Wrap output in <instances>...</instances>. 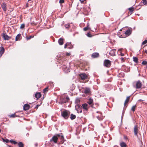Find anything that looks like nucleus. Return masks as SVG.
<instances>
[{
    "mask_svg": "<svg viewBox=\"0 0 147 147\" xmlns=\"http://www.w3.org/2000/svg\"><path fill=\"white\" fill-rule=\"evenodd\" d=\"M138 127L137 125H136L134 127V135L135 136H138Z\"/></svg>",
    "mask_w": 147,
    "mask_h": 147,
    "instance_id": "obj_5",
    "label": "nucleus"
},
{
    "mask_svg": "<svg viewBox=\"0 0 147 147\" xmlns=\"http://www.w3.org/2000/svg\"><path fill=\"white\" fill-rule=\"evenodd\" d=\"M142 2L144 5H147V0H142Z\"/></svg>",
    "mask_w": 147,
    "mask_h": 147,
    "instance_id": "obj_28",
    "label": "nucleus"
},
{
    "mask_svg": "<svg viewBox=\"0 0 147 147\" xmlns=\"http://www.w3.org/2000/svg\"><path fill=\"white\" fill-rule=\"evenodd\" d=\"M1 7L3 10L4 11H6L7 9V7L6 4L5 3H3L1 5Z\"/></svg>",
    "mask_w": 147,
    "mask_h": 147,
    "instance_id": "obj_11",
    "label": "nucleus"
},
{
    "mask_svg": "<svg viewBox=\"0 0 147 147\" xmlns=\"http://www.w3.org/2000/svg\"><path fill=\"white\" fill-rule=\"evenodd\" d=\"M25 27V25L24 24H22L20 26V28L21 29H23Z\"/></svg>",
    "mask_w": 147,
    "mask_h": 147,
    "instance_id": "obj_36",
    "label": "nucleus"
},
{
    "mask_svg": "<svg viewBox=\"0 0 147 147\" xmlns=\"http://www.w3.org/2000/svg\"><path fill=\"white\" fill-rule=\"evenodd\" d=\"M10 142H11V143H13L14 144H16L17 143V142H16L15 141H13V140H10Z\"/></svg>",
    "mask_w": 147,
    "mask_h": 147,
    "instance_id": "obj_35",
    "label": "nucleus"
},
{
    "mask_svg": "<svg viewBox=\"0 0 147 147\" xmlns=\"http://www.w3.org/2000/svg\"><path fill=\"white\" fill-rule=\"evenodd\" d=\"M86 35L88 37H91L92 36L91 34H90L89 33H87L86 34Z\"/></svg>",
    "mask_w": 147,
    "mask_h": 147,
    "instance_id": "obj_42",
    "label": "nucleus"
},
{
    "mask_svg": "<svg viewBox=\"0 0 147 147\" xmlns=\"http://www.w3.org/2000/svg\"><path fill=\"white\" fill-rule=\"evenodd\" d=\"M130 70V69L129 68H127V71H129Z\"/></svg>",
    "mask_w": 147,
    "mask_h": 147,
    "instance_id": "obj_50",
    "label": "nucleus"
},
{
    "mask_svg": "<svg viewBox=\"0 0 147 147\" xmlns=\"http://www.w3.org/2000/svg\"><path fill=\"white\" fill-rule=\"evenodd\" d=\"M80 1L81 2V3H82L84 2V1H82L81 0H80Z\"/></svg>",
    "mask_w": 147,
    "mask_h": 147,
    "instance_id": "obj_48",
    "label": "nucleus"
},
{
    "mask_svg": "<svg viewBox=\"0 0 147 147\" xmlns=\"http://www.w3.org/2000/svg\"><path fill=\"white\" fill-rule=\"evenodd\" d=\"M87 103L89 105H90L92 107L93 105V100L92 99L90 98L87 101Z\"/></svg>",
    "mask_w": 147,
    "mask_h": 147,
    "instance_id": "obj_12",
    "label": "nucleus"
},
{
    "mask_svg": "<svg viewBox=\"0 0 147 147\" xmlns=\"http://www.w3.org/2000/svg\"><path fill=\"white\" fill-rule=\"evenodd\" d=\"M139 100L141 101H142V100L141 99H140V100Z\"/></svg>",
    "mask_w": 147,
    "mask_h": 147,
    "instance_id": "obj_55",
    "label": "nucleus"
},
{
    "mask_svg": "<svg viewBox=\"0 0 147 147\" xmlns=\"http://www.w3.org/2000/svg\"><path fill=\"white\" fill-rule=\"evenodd\" d=\"M21 36L20 34H18L16 36V40L17 41L20 38V37Z\"/></svg>",
    "mask_w": 147,
    "mask_h": 147,
    "instance_id": "obj_27",
    "label": "nucleus"
},
{
    "mask_svg": "<svg viewBox=\"0 0 147 147\" xmlns=\"http://www.w3.org/2000/svg\"><path fill=\"white\" fill-rule=\"evenodd\" d=\"M10 116L11 117H16V116L15 114H14L11 115Z\"/></svg>",
    "mask_w": 147,
    "mask_h": 147,
    "instance_id": "obj_38",
    "label": "nucleus"
},
{
    "mask_svg": "<svg viewBox=\"0 0 147 147\" xmlns=\"http://www.w3.org/2000/svg\"><path fill=\"white\" fill-rule=\"evenodd\" d=\"M18 144L19 146V147H24V144L23 143L21 142H20L18 143Z\"/></svg>",
    "mask_w": 147,
    "mask_h": 147,
    "instance_id": "obj_25",
    "label": "nucleus"
},
{
    "mask_svg": "<svg viewBox=\"0 0 147 147\" xmlns=\"http://www.w3.org/2000/svg\"><path fill=\"white\" fill-rule=\"evenodd\" d=\"M133 60L136 63H138V59L136 57H133Z\"/></svg>",
    "mask_w": 147,
    "mask_h": 147,
    "instance_id": "obj_18",
    "label": "nucleus"
},
{
    "mask_svg": "<svg viewBox=\"0 0 147 147\" xmlns=\"http://www.w3.org/2000/svg\"><path fill=\"white\" fill-rule=\"evenodd\" d=\"M3 54H2L1 53H0V58L1 57V56H2Z\"/></svg>",
    "mask_w": 147,
    "mask_h": 147,
    "instance_id": "obj_51",
    "label": "nucleus"
},
{
    "mask_svg": "<svg viewBox=\"0 0 147 147\" xmlns=\"http://www.w3.org/2000/svg\"><path fill=\"white\" fill-rule=\"evenodd\" d=\"M99 112H98V111H97V113H99Z\"/></svg>",
    "mask_w": 147,
    "mask_h": 147,
    "instance_id": "obj_57",
    "label": "nucleus"
},
{
    "mask_svg": "<svg viewBox=\"0 0 147 147\" xmlns=\"http://www.w3.org/2000/svg\"><path fill=\"white\" fill-rule=\"evenodd\" d=\"M130 96H129L127 97L124 103V105H125L127 104L129 101V98Z\"/></svg>",
    "mask_w": 147,
    "mask_h": 147,
    "instance_id": "obj_22",
    "label": "nucleus"
},
{
    "mask_svg": "<svg viewBox=\"0 0 147 147\" xmlns=\"http://www.w3.org/2000/svg\"><path fill=\"white\" fill-rule=\"evenodd\" d=\"M76 117V116L75 115H74L73 114H71L70 118L71 120H73L75 119Z\"/></svg>",
    "mask_w": 147,
    "mask_h": 147,
    "instance_id": "obj_23",
    "label": "nucleus"
},
{
    "mask_svg": "<svg viewBox=\"0 0 147 147\" xmlns=\"http://www.w3.org/2000/svg\"><path fill=\"white\" fill-rule=\"evenodd\" d=\"M61 139L62 140H63L64 139L63 136H61Z\"/></svg>",
    "mask_w": 147,
    "mask_h": 147,
    "instance_id": "obj_47",
    "label": "nucleus"
},
{
    "mask_svg": "<svg viewBox=\"0 0 147 147\" xmlns=\"http://www.w3.org/2000/svg\"><path fill=\"white\" fill-rule=\"evenodd\" d=\"M136 84V88L138 89L141 87L142 84L139 81L136 82H134L133 83V84Z\"/></svg>",
    "mask_w": 147,
    "mask_h": 147,
    "instance_id": "obj_4",
    "label": "nucleus"
},
{
    "mask_svg": "<svg viewBox=\"0 0 147 147\" xmlns=\"http://www.w3.org/2000/svg\"><path fill=\"white\" fill-rule=\"evenodd\" d=\"M129 11L131 12H133L134 10V8L133 7H130L129 8Z\"/></svg>",
    "mask_w": 147,
    "mask_h": 147,
    "instance_id": "obj_33",
    "label": "nucleus"
},
{
    "mask_svg": "<svg viewBox=\"0 0 147 147\" xmlns=\"http://www.w3.org/2000/svg\"><path fill=\"white\" fill-rule=\"evenodd\" d=\"M145 53H146L147 54V50H145Z\"/></svg>",
    "mask_w": 147,
    "mask_h": 147,
    "instance_id": "obj_49",
    "label": "nucleus"
},
{
    "mask_svg": "<svg viewBox=\"0 0 147 147\" xmlns=\"http://www.w3.org/2000/svg\"><path fill=\"white\" fill-rule=\"evenodd\" d=\"M79 111L78 110H77V112L78 113H81L82 112V110L81 109H80Z\"/></svg>",
    "mask_w": 147,
    "mask_h": 147,
    "instance_id": "obj_40",
    "label": "nucleus"
},
{
    "mask_svg": "<svg viewBox=\"0 0 147 147\" xmlns=\"http://www.w3.org/2000/svg\"><path fill=\"white\" fill-rule=\"evenodd\" d=\"M35 146H37L38 145V144H35Z\"/></svg>",
    "mask_w": 147,
    "mask_h": 147,
    "instance_id": "obj_53",
    "label": "nucleus"
},
{
    "mask_svg": "<svg viewBox=\"0 0 147 147\" xmlns=\"http://www.w3.org/2000/svg\"><path fill=\"white\" fill-rule=\"evenodd\" d=\"M33 24H34V23H33ZM35 24V25H36V24Z\"/></svg>",
    "mask_w": 147,
    "mask_h": 147,
    "instance_id": "obj_58",
    "label": "nucleus"
},
{
    "mask_svg": "<svg viewBox=\"0 0 147 147\" xmlns=\"http://www.w3.org/2000/svg\"><path fill=\"white\" fill-rule=\"evenodd\" d=\"M122 50H123V49H118V53H119V52H120V54H119L121 56H124V54L122 53H121V51Z\"/></svg>",
    "mask_w": 147,
    "mask_h": 147,
    "instance_id": "obj_21",
    "label": "nucleus"
},
{
    "mask_svg": "<svg viewBox=\"0 0 147 147\" xmlns=\"http://www.w3.org/2000/svg\"><path fill=\"white\" fill-rule=\"evenodd\" d=\"M3 141L5 142L6 143H8L9 142V140L7 139L5 140L3 138Z\"/></svg>",
    "mask_w": 147,
    "mask_h": 147,
    "instance_id": "obj_37",
    "label": "nucleus"
},
{
    "mask_svg": "<svg viewBox=\"0 0 147 147\" xmlns=\"http://www.w3.org/2000/svg\"><path fill=\"white\" fill-rule=\"evenodd\" d=\"M97 118L99 120H102L103 118V117L102 116V117H100L99 116H97Z\"/></svg>",
    "mask_w": 147,
    "mask_h": 147,
    "instance_id": "obj_30",
    "label": "nucleus"
},
{
    "mask_svg": "<svg viewBox=\"0 0 147 147\" xmlns=\"http://www.w3.org/2000/svg\"><path fill=\"white\" fill-rule=\"evenodd\" d=\"M62 116L65 119H67L70 114V112L66 110H64L61 112Z\"/></svg>",
    "mask_w": 147,
    "mask_h": 147,
    "instance_id": "obj_1",
    "label": "nucleus"
},
{
    "mask_svg": "<svg viewBox=\"0 0 147 147\" xmlns=\"http://www.w3.org/2000/svg\"><path fill=\"white\" fill-rule=\"evenodd\" d=\"M147 64V62L146 61H144L142 62V64L143 65H146Z\"/></svg>",
    "mask_w": 147,
    "mask_h": 147,
    "instance_id": "obj_34",
    "label": "nucleus"
},
{
    "mask_svg": "<svg viewBox=\"0 0 147 147\" xmlns=\"http://www.w3.org/2000/svg\"><path fill=\"white\" fill-rule=\"evenodd\" d=\"M121 61H122V62L124 61L125 60L124 58L123 57H121Z\"/></svg>",
    "mask_w": 147,
    "mask_h": 147,
    "instance_id": "obj_43",
    "label": "nucleus"
},
{
    "mask_svg": "<svg viewBox=\"0 0 147 147\" xmlns=\"http://www.w3.org/2000/svg\"><path fill=\"white\" fill-rule=\"evenodd\" d=\"M33 38V37L31 36H30L29 37H27V40H28L30 39L31 38Z\"/></svg>",
    "mask_w": 147,
    "mask_h": 147,
    "instance_id": "obj_44",
    "label": "nucleus"
},
{
    "mask_svg": "<svg viewBox=\"0 0 147 147\" xmlns=\"http://www.w3.org/2000/svg\"><path fill=\"white\" fill-rule=\"evenodd\" d=\"M136 105H134L133 106L131 109V110L133 111H135V109L136 108Z\"/></svg>",
    "mask_w": 147,
    "mask_h": 147,
    "instance_id": "obj_31",
    "label": "nucleus"
},
{
    "mask_svg": "<svg viewBox=\"0 0 147 147\" xmlns=\"http://www.w3.org/2000/svg\"><path fill=\"white\" fill-rule=\"evenodd\" d=\"M65 27L67 29H68L70 27V25L69 24H67L65 25Z\"/></svg>",
    "mask_w": 147,
    "mask_h": 147,
    "instance_id": "obj_29",
    "label": "nucleus"
},
{
    "mask_svg": "<svg viewBox=\"0 0 147 147\" xmlns=\"http://www.w3.org/2000/svg\"><path fill=\"white\" fill-rule=\"evenodd\" d=\"M120 145L121 147H126V144L123 142L121 143L120 144Z\"/></svg>",
    "mask_w": 147,
    "mask_h": 147,
    "instance_id": "obj_26",
    "label": "nucleus"
},
{
    "mask_svg": "<svg viewBox=\"0 0 147 147\" xmlns=\"http://www.w3.org/2000/svg\"><path fill=\"white\" fill-rule=\"evenodd\" d=\"M64 0H60L59 1V3H64Z\"/></svg>",
    "mask_w": 147,
    "mask_h": 147,
    "instance_id": "obj_41",
    "label": "nucleus"
},
{
    "mask_svg": "<svg viewBox=\"0 0 147 147\" xmlns=\"http://www.w3.org/2000/svg\"><path fill=\"white\" fill-rule=\"evenodd\" d=\"M66 99L67 101L69 100V98L68 97H66Z\"/></svg>",
    "mask_w": 147,
    "mask_h": 147,
    "instance_id": "obj_46",
    "label": "nucleus"
},
{
    "mask_svg": "<svg viewBox=\"0 0 147 147\" xmlns=\"http://www.w3.org/2000/svg\"><path fill=\"white\" fill-rule=\"evenodd\" d=\"M35 96L36 98L38 99L40 97L41 94L40 93L37 92L35 94Z\"/></svg>",
    "mask_w": 147,
    "mask_h": 147,
    "instance_id": "obj_17",
    "label": "nucleus"
},
{
    "mask_svg": "<svg viewBox=\"0 0 147 147\" xmlns=\"http://www.w3.org/2000/svg\"><path fill=\"white\" fill-rule=\"evenodd\" d=\"M147 43V40H145L142 42V44L143 45H145V44H146Z\"/></svg>",
    "mask_w": 147,
    "mask_h": 147,
    "instance_id": "obj_39",
    "label": "nucleus"
},
{
    "mask_svg": "<svg viewBox=\"0 0 147 147\" xmlns=\"http://www.w3.org/2000/svg\"><path fill=\"white\" fill-rule=\"evenodd\" d=\"M89 26V24L88 23L87 24V26L84 28V30L85 31H86L90 29V28L88 27Z\"/></svg>",
    "mask_w": 147,
    "mask_h": 147,
    "instance_id": "obj_24",
    "label": "nucleus"
},
{
    "mask_svg": "<svg viewBox=\"0 0 147 147\" xmlns=\"http://www.w3.org/2000/svg\"><path fill=\"white\" fill-rule=\"evenodd\" d=\"M115 49L111 50L110 52V55L112 56H115Z\"/></svg>",
    "mask_w": 147,
    "mask_h": 147,
    "instance_id": "obj_15",
    "label": "nucleus"
},
{
    "mask_svg": "<svg viewBox=\"0 0 147 147\" xmlns=\"http://www.w3.org/2000/svg\"><path fill=\"white\" fill-rule=\"evenodd\" d=\"M78 147H80V146H78Z\"/></svg>",
    "mask_w": 147,
    "mask_h": 147,
    "instance_id": "obj_59",
    "label": "nucleus"
},
{
    "mask_svg": "<svg viewBox=\"0 0 147 147\" xmlns=\"http://www.w3.org/2000/svg\"><path fill=\"white\" fill-rule=\"evenodd\" d=\"M2 36L5 40H8L10 39L11 37L8 36L7 34L5 33H3Z\"/></svg>",
    "mask_w": 147,
    "mask_h": 147,
    "instance_id": "obj_9",
    "label": "nucleus"
},
{
    "mask_svg": "<svg viewBox=\"0 0 147 147\" xmlns=\"http://www.w3.org/2000/svg\"><path fill=\"white\" fill-rule=\"evenodd\" d=\"M64 39L60 38L58 40V42L59 45H62L63 43Z\"/></svg>",
    "mask_w": 147,
    "mask_h": 147,
    "instance_id": "obj_16",
    "label": "nucleus"
},
{
    "mask_svg": "<svg viewBox=\"0 0 147 147\" xmlns=\"http://www.w3.org/2000/svg\"><path fill=\"white\" fill-rule=\"evenodd\" d=\"M32 0H28V1H31Z\"/></svg>",
    "mask_w": 147,
    "mask_h": 147,
    "instance_id": "obj_56",
    "label": "nucleus"
},
{
    "mask_svg": "<svg viewBox=\"0 0 147 147\" xmlns=\"http://www.w3.org/2000/svg\"><path fill=\"white\" fill-rule=\"evenodd\" d=\"M131 33V31L129 30H127L125 32V34L126 35H130Z\"/></svg>",
    "mask_w": 147,
    "mask_h": 147,
    "instance_id": "obj_20",
    "label": "nucleus"
},
{
    "mask_svg": "<svg viewBox=\"0 0 147 147\" xmlns=\"http://www.w3.org/2000/svg\"><path fill=\"white\" fill-rule=\"evenodd\" d=\"M60 136L59 134H57L54 136L50 140L51 142H53L54 143H57L58 142V138Z\"/></svg>",
    "mask_w": 147,
    "mask_h": 147,
    "instance_id": "obj_2",
    "label": "nucleus"
},
{
    "mask_svg": "<svg viewBox=\"0 0 147 147\" xmlns=\"http://www.w3.org/2000/svg\"><path fill=\"white\" fill-rule=\"evenodd\" d=\"M99 54L98 53H94L92 55V57L93 58H97L99 57Z\"/></svg>",
    "mask_w": 147,
    "mask_h": 147,
    "instance_id": "obj_14",
    "label": "nucleus"
},
{
    "mask_svg": "<svg viewBox=\"0 0 147 147\" xmlns=\"http://www.w3.org/2000/svg\"><path fill=\"white\" fill-rule=\"evenodd\" d=\"M70 53H66V55L67 56H69L70 55Z\"/></svg>",
    "mask_w": 147,
    "mask_h": 147,
    "instance_id": "obj_45",
    "label": "nucleus"
},
{
    "mask_svg": "<svg viewBox=\"0 0 147 147\" xmlns=\"http://www.w3.org/2000/svg\"><path fill=\"white\" fill-rule=\"evenodd\" d=\"M68 46V48L69 49H72L73 48V46L70 42H67L64 45V48H66Z\"/></svg>",
    "mask_w": 147,
    "mask_h": 147,
    "instance_id": "obj_8",
    "label": "nucleus"
},
{
    "mask_svg": "<svg viewBox=\"0 0 147 147\" xmlns=\"http://www.w3.org/2000/svg\"><path fill=\"white\" fill-rule=\"evenodd\" d=\"M104 65L106 67H109L111 65V62L108 59L104 61Z\"/></svg>",
    "mask_w": 147,
    "mask_h": 147,
    "instance_id": "obj_3",
    "label": "nucleus"
},
{
    "mask_svg": "<svg viewBox=\"0 0 147 147\" xmlns=\"http://www.w3.org/2000/svg\"><path fill=\"white\" fill-rule=\"evenodd\" d=\"M84 90V92L86 94H89L90 93V89L89 88H85Z\"/></svg>",
    "mask_w": 147,
    "mask_h": 147,
    "instance_id": "obj_6",
    "label": "nucleus"
},
{
    "mask_svg": "<svg viewBox=\"0 0 147 147\" xmlns=\"http://www.w3.org/2000/svg\"><path fill=\"white\" fill-rule=\"evenodd\" d=\"M48 88L47 87L44 89L43 90V92L45 93L46 92H47L48 90Z\"/></svg>",
    "mask_w": 147,
    "mask_h": 147,
    "instance_id": "obj_32",
    "label": "nucleus"
},
{
    "mask_svg": "<svg viewBox=\"0 0 147 147\" xmlns=\"http://www.w3.org/2000/svg\"><path fill=\"white\" fill-rule=\"evenodd\" d=\"M38 105H36V108H37L38 107Z\"/></svg>",
    "mask_w": 147,
    "mask_h": 147,
    "instance_id": "obj_52",
    "label": "nucleus"
},
{
    "mask_svg": "<svg viewBox=\"0 0 147 147\" xmlns=\"http://www.w3.org/2000/svg\"><path fill=\"white\" fill-rule=\"evenodd\" d=\"M100 114L101 115V113L100 112Z\"/></svg>",
    "mask_w": 147,
    "mask_h": 147,
    "instance_id": "obj_60",
    "label": "nucleus"
},
{
    "mask_svg": "<svg viewBox=\"0 0 147 147\" xmlns=\"http://www.w3.org/2000/svg\"><path fill=\"white\" fill-rule=\"evenodd\" d=\"M82 106L83 109L86 111H88L89 107L88 104L86 103L83 104Z\"/></svg>",
    "mask_w": 147,
    "mask_h": 147,
    "instance_id": "obj_10",
    "label": "nucleus"
},
{
    "mask_svg": "<svg viewBox=\"0 0 147 147\" xmlns=\"http://www.w3.org/2000/svg\"><path fill=\"white\" fill-rule=\"evenodd\" d=\"M81 79L82 80H84L86 79L87 76L85 73H82L79 75Z\"/></svg>",
    "mask_w": 147,
    "mask_h": 147,
    "instance_id": "obj_7",
    "label": "nucleus"
},
{
    "mask_svg": "<svg viewBox=\"0 0 147 147\" xmlns=\"http://www.w3.org/2000/svg\"><path fill=\"white\" fill-rule=\"evenodd\" d=\"M30 108V106L28 104H25L23 106V109L24 110L26 111L28 110Z\"/></svg>",
    "mask_w": 147,
    "mask_h": 147,
    "instance_id": "obj_13",
    "label": "nucleus"
},
{
    "mask_svg": "<svg viewBox=\"0 0 147 147\" xmlns=\"http://www.w3.org/2000/svg\"><path fill=\"white\" fill-rule=\"evenodd\" d=\"M5 51V49L3 47H1V49L0 50V53L3 54L4 53Z\"/></svg>",
    "mask_w": 147,
    "mask_h": 147,
    "instance_id": "obj_19",
    "label": "nucleus"
},
{
    "mask_svg": "<svg viewBox=\"0 0 147 147\" xmlns=\"http://www.w3.org/2000/svg\"><path fill=\"white\" fill-rule=\"evenodd\" d=\"M62 102H63V103H65V101H63Z\"/></svg>",
    "mask_w": 147,
    "mask_h": 147,
    "instance_id": "obj_54",
    "label": "nucleus"
}]
</instances>
